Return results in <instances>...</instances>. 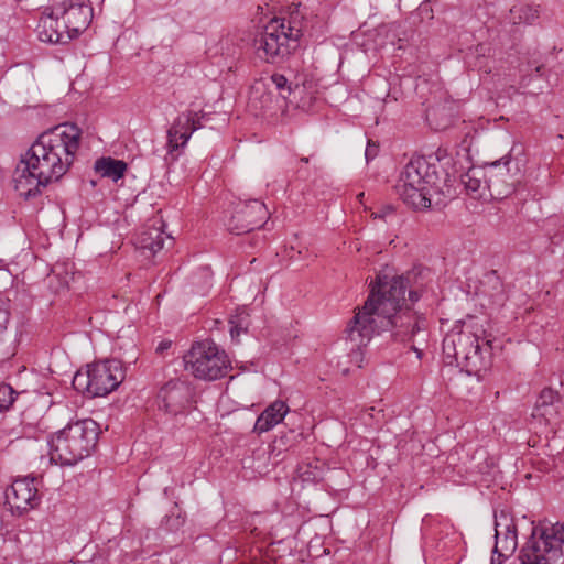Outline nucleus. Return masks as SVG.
Returning <instances> with one entry per match:
<instances>
[{
  "label": "nucleus",
  "mask_w": 564,
  "mask_h": 564,
  "mask_svg": "<svg viewBox=\"0 0 564 564\" xmlns=\"http://www.w3.org/2000/svg\"><path fill=\"white\" fill-rule=\"evenodd\" d=\"M288 412V404L282 400H275L258 416L253 431L258 434L269 432L283 421Z\"/></svg>",
  "instance_id": "a211bd4d"
},
{
  "label": "nucleus",
  "mask_w": 564,
  "mask_h": 564,
  "mask_svg": "<svg viewBox=\"0 0 564 564\" xmlns=\"http://www.w3.org/2000/svg\"><path fill=\"white\" fill-rule=\"evenodd\" d=\"M495 531V551L502 552L503 555H512L518 546L516 524L507 516H502L500 520H496Z\"/></svg>",
  "instance_id": "dca6fc26"
},
{
  "label": "nucleus",
  "mask_w": 564,
  "mask_h": 564,
  "mask_svg": "<svg viewBox=\"0 0 564 564\" xmlns=\"http://www.w3.org/2000/svg\"><path fill=\"white\" fill-rule=\"evenodd\" d=\"M538 18V9L531 4H517L510 9L509 20L513 24H530Z\"/></svg>",
  "instance_id": "5701e85b"
},
{
  "label": "nucleus",
  "mask_w": 564,
  "mask_h": 564,
  "mask_svg": "<svg viewBox=\"0 0 564 564\" xmlns=\"http://www.w3.org/2000/svg\"><path fill=\"white\" fill-rule=\"evenodd\" d=\"M412 348L417 352V356L421 357V350H419L417 347H415L414 345L412 346Z\"/></svg>",
  "instance_id": "e433bc0d"
},
{
  "label": "nucleus",
  "mask_w": 564,
  "mask_h": 564,
  "mask_svg": "<svg viewBox=\"0 0 564 564\" xmlns=\"http://www.w3.org/2000/svg\"><path fill=\"white\" fill-rule=\"evenodd\" d=\"M199 112L186 110L180 113L167 130V151L173 153L185 147L192 134L202 128Z\"/></svg>",
  "instance_id": "f8f14e48"
},
{
  "label": "nucleus",
  "mask_w": 564,
  "mask_h": 564,
  "mask_svg": "<svg viewBox=\"0 0 564 564\" xmlns=\"http://www.w3.org/2000/svg\"><path fill=\"white\" fill-rule=\"evenodd\" d=\"M40 498L34 479H18L6 491V502L12 511L22 514L37 506Z\"/></svg>",
  "instance_id": "ddd939ff"
},
{
  "label": "nucleus",
  "mask_w": 564,
  "mask_h": 564,
  "mask_svg": "<svg viewBox=\"0 0 564 564\" xmlns=\"http://www.w3.org/2000/svg\"><path fill=\"white\" fill-rule=\"evenodd\" d=\"M100 427L91 419L66 425L48 440L50 460L61 466H74L95 449Z\"/></svg>",
  "instance_id": "39448f33"
},
{
  "label": "nucleus",
  "mask_w": 564,
  "mask_h": 564,
  "mask_svg": "<svg viewBox=\"0 0 564 564\" xmlns=\"http://www.w3.org/2000/svg\"><path fill=\"white\" fill-rule=\"evenodd\" d=\"M378 151H379L378 145H376L375 143L368 142L366 151H365L366 160L369 161V160L375 159L378 155Z\"/></svg>",
  "instance_id": "c756f323"
},
{
  "label": "nucleus",
  "mask_w": 564,
  "mask_h": 564,
  "mask_svg": "<svg viewBox=\"0 0 564 564\" xmlns=\"http://www.w3.org/2000/svg\"><path fill=\"white\" fill-rule=\"evenodd\" d=\"M510 163L511 155H505L499 160L489 163L486 167L485 175L487 177V186L491 192V195L497 197H506L511 193L510 188L501 189L499 187V181L506 182V177L510 176Z\"/></svg>",
  "instance_id": "2eb2a0df"
},
{
  "label": "nucleus",
  "mask_w": 564,
  "mask_h": 564,
  "mask_svg": "<svg viewBox=\"0 0 564 564\" xmlns=\"http://www.w3.org/2000/svg\"><path fill=\"white\" fill-rule=\"evenodd\" d=\"M270 79L282 98L286 99L291 95L292 87L284 75L273 74Z\"/></svg>",
  "instance_id": "a878e982"
},
{
  "label": "nucleus",
  "mask_w": 564,
  "mask_h": 564,
  "mask_svg": "<svg viewBox=\"0 0 564 564\" xmlns=\"http://www.w3.org/2000/svg\"><path fill=\"white\" fill-rule=\"evenodd\" d=\"M491 564H502L510 555H503L502 552L492 551Z\"/></svg>",
  "instance_id": "7c9ffc66"
},
{
  "label": "nucleus",
  "mask_w": 564,
  "mask_h": 564,
  "mask_svg": "<svg viewBox=\"0 0 564 564\" xmlns=\"http://www.w3.org/2000/svg\"><path fill=\"white\" fill-rule=\"evenodd\" d=\"M124 379V371L119 360L98 361L87 366L86 371H77L73 387L91 397H104L116 390Z\"/></svg>",
  "instance_id": "1a4fd4ad"
},
{
  "label": "nucleus",
  "mask_w": 564,
  "mask_h": 564,
  "mask_svg": "<svg viewBox=\"0 0 564 564\" xmlns=\"http://www.w3.org/2000/svg\"><path fill=\"white\" fill-rule=\"evenodd\" d=\"M171 347V341L169 340H163L161 341L158 347H156V351L159 352H163L164 350L169 349Z\"/></svg>",
  "instance_id": "2f4dec72"
},
{
  "label": "nucleus",
  "mask_w": 564,
  "mask_h": 564,
  "mask_svg": "<svg viewBox=\"0 0 564 564\" xmlns=\"http://www.w3.org/2000/svg\"><path fill=\"white\" fill-rule=\"evenodd\" d=\"M36 33L41 42L50 44H66L70 41V35L65 31L59 17L54 13L53 6L42 13Z\"/></svg>",
  "instance_id": "4468645a"
},
{
  "label": "nucleus",
  "mask_w": 564,
  "mask_h": 564,
  "mask_svg": "<svg viewBox=\"0 0 564 564\" xmlns=\"http://www.w3.org/2000/svg\"><path fill=\"white\" fill-rule=\"evenodd\" d=\"M488 284L491 291L484 290L485 295L489 297V301L495 306H502L507 300L505 288L502 282L497 276H489Z\"/></svg>",
  "instance_id": "b1692460"
},
{
  "label": "nucleus",
  "mask_w": 564,
  "mask_h": 564,
  "mask_svg": "<svg viewBox=\"0 0 564 564\" xmlns=\"http://www.w3.org/2000/svg\"><path fill=\"white\" fill-rule=\"evenodd\" d=\"M82 130L63 123L40 134L17 164L13 182L24 198L41 193L50 183L61 180L73 165L79 150Z\"/></svg>",
  "instance_id": "f03ea898"
},
{
  "label": "nucleus",
  "mask_w": 564,
  "mask_h": 564,
  "mask_svg": "<svg viewBox=\"0 0 564 564\" xmlns=\"http://www.w3.org/2000/svg\"><path fill=\"white\" fill-rule=\"evenodd\" d=\"M534 70H535V76H540L541 67L536 66Z\"/></svg>",
  "instance_id": "c9c22d12"
},
{
  "label": "nucleus",
  "mask_w": 564,
  "mask_h": 564,
  "mask_svg": "<svg viewBox=\"0 0 564 564\" xmlns=\"http://www.w3.org/2000/svg\"><path fill=\"white\" fill-rule=\"evenodd\" d=\"M95 171L100 174V176L117 182L124 175L127 163L112 158H101L95 162Z\"/></svg>",
  "instance_id": "412c9836"
},
{
  "label": "nucleus",
  "mask_w": 564,
  "mask_h": 564,
  "mask_svg": "<svg viewBox=\"0 0 564 564\" xmlns=\"http://www.w3.org/2000/svg\"><path fill=\"white\" fill-rule=\"evenodd\" d=\"M409 280L403 275L380 273L370 283V293L346 327L347 339L354 346H366L375 335L391 332L402 341H414L425 335L426 321L411 311L405 294L413 303L419 300L415 291H409Z\"/></svg>",
  "instance_id": "f257e3e1"
},
{
  "label": "nucleus",
  "mask_w": 564,
  "mask_h": 564,
  "mask_svg": "<svg viewBox=\"0 0 564 564\" xmlns=\"http://www.w3.org/2000/svg\"><path fill=\"white\" fill-rule=\"evenodd\" d=\"M302 35L300 28L286 19H272L254 40L257 56L267 63H278L290 54L291 44Z\"/></svg>",
  "instance_id": "0eeeda50"
},
{
  "label": "nucleus",
  "mask_w": 564,
  "mask_h": 564,
  "mask_svg": "<svg viewBox=\"0 0 564 564\" xmlns=\"http://www.w3.org/2000/svg\"><path fill=\"white\" fill-rule=\"evenodd\" d=\"M444 128H446V124H436L435 126L436 130H441V129H444Z\"/></svg>",
  "instance_id": "f704fd0d"
},
{
  "label": "nucleus",
  "mask_w": 564,
  "mask_h": 564,
  "mask_svg": "<svg viewBox=\"0 0 564 564\" xmlns=\"http://www.w3.org/2000/svg\"><path fill=\"white\" fill-rule=\"evenodd\" d=\"M8 322H9V312L7 311L6 307L0 305V343L4 338Z\"/></svg>",
  "instance_id": "cd10ccee"
},
{
  "label": "nucleus",
  "mask_w": 564,
  "mask_h": 564,
  "mask_svg": "<svg viewBox=\"0 0 564 564\" xmlns=\"http://www.w3.org/2000/svg\"><path fill=\"white\" fill-rule=\"evenodd\" d=\"M53 7L70 40L85 31L93 19V8L85 0H62Z\"/></svg>",
  "instance_id": "9d476101"
},
{
  "label": "nucleus",
  "mask_w": 564,
  "mask_h": 564,
  "mask_svg": "<svg viewBox=\"0 0 564 564\" xmlns=\"http://www.w3.org/2000/svg\"><path fill=\"white\" fill-rule=\"evenodd\" d=\"M390 214H392V209L387 208L384 212H381L380 214H375V217L383 219L387 215H390Z\"/></svg>",
  "instance_id": "473e14b6"
},
{
  "label": "nucleus",
  "mask_w": 564,
  "mask_h": 564,
  "mask_svg": "<svg viewBox=\"0 0 564 564\" xmlns=\"http://www.w3.org/2000/svg\"><path fill=\"white\" fill-rule=\"evenodd\" d=\"M434 115H435V111H434V110H433V111H430V112L427 113V118H431V117H432V116H434Z\"/></svg>",
  "instance_id": "4c0bfd02"
},
{
  "label": "nucleus",
  "mask_w": 564,
  "mask_h": 564,
  "mask_svg": "<svg viewBox=\"0 0 564 564\" xmlns=\"http://www.w3.org/2000/svg\"><path fill=\"white\" fill-rule=\"evenodd\" d=\"M361 197H364V193H360V194L358 195V198H361Z\"/></svg>",
  "instance_id": "ea45409f"
},
{
  "label": "nucleus",
  "mask_w": 564,
  "mask_h": 564,
  "mask_svg": "<svg viewBox=\"0 0 564 564\" xmlns=\"http://www.w3.org/2000/svg\"><path fill=\"white\" fill-rule=\"evenodd\" d=\"M17 392L11 386L0 384V412L7 411L14 402Z\"/></svg>",
  "instance_id": "bb28decb"
},
{
  "label": "nucleus",
  "mask_w": 564,
  "mask_h": 564,
  "mask_svg": "<svg viewBox=\"0 0 564 564\" xmlns=\"http://www.w3.org/2000/svg\"><path fill=\"white\" fill-rule=\"evenodd\" d=\"M482 171L478 167H470L460 176L462 184L470 193L478 192L482 186Z\"/></svg>",
  "instance_id": "393cba45"
},
{
  "label": "nucleus",
  "mask_w": 564,
  "mask_h": 564,
  "mask_svg": "<svg viewBox=\"0 0 564 564\" xmlns=\"http://www.w3.org/2000/svg\"><path fill=\"white\" fill-rule=\"evenodd\" d=\"M230 336L232 339H236L240 336L241 333L246 332V328L241 324H237L235 321H230Z\"/></svg>",
  "instance_id": "c85d7f7f"
},
{
  "label": "nucleus",
  "mask_w": 564,
  "mask_h": 564,
  "mask_svg": "<svg viewBox=\"0 0 564 564\" xmlns=\"http://www.w3.org/2000/svg\"><path fill=\"white\" fill-rule=\"evenodd\" d=\"M530 80H531V79H527V77H523V79H522V80H521V83H520V86H521L522 88H527V87L529 86V82H530Z\"/></svg>",
  "instance_id": "72a5a7b5"
},
{
  "label": "nucleus",
  "mask_w": 564,
  "mask_h": 564,
  "mask_svg": "<svg viewBox=\"0 0 564 564\" xmlns=\"http://www.w3.org/2000/svg\"><path fill=\"white\" fill-rule=\"evenodd\" d=\"M564 556V524L532 522L528 541L520 550V564H556Z\"/></svg>",
  "instance_id": "423d86ee"
},
{
  "label": "nucleus",
  "mask_w": 564,
  "mask_h": 564,
  "mask_svg": "<svg viewBox=\"0 0 564 564\" xmlns=\"http://www.w3.org/2000/svg\"><path fill=\"white\" fill-rule=\"evenodd\" d=\"M482 334L474 318L456 324L443 339L444 361L455 364L468 376L480 377L489 368L491 356L489 340L481 339Z\"/></svg>",
  "instance_id": "20e7f679"
},
{
  "label": "nucleus",
  "mask_w": 564,
  "mask_h": 564,
  "mask_svg": "<svg viewBox=\"0 0 564 564\" xmlns=\"http://www.w3.org/2000/svg\"><path fill=\"white\" fill-rule=\"evenodd\" d=\"M137 246L149 250L152 254L159 252L164 246V232L161 226L144 227L137 236Z\"/></svg>",
  "instance_id": "aec40b11"
},
{
  "label": "nucleus",
  "mask_w": 564,
  "mask_h": 564,
  "mask_svg": "<svg viewBox=\"0 0 564 564\" xmlns=\"http://www.w3.org/2000/svg\"><path fill=\"white\" fill-rule=\"evenodd\" d=\"M189 292L198 295H206L212 286V271L208 267L199 269L189 278Z\"/></svg>",
  "instance_id": "4be33fe9"
},
{
  "label": "nucleus",
  "mask_w": 564,
  "mask_h": 564,
  "mask_svg": "<svg viewBox=\"0 0 564 564\" xmlns=\"http://www.w3.org/2000/svg\"><path fill=\"white\" fill-rule=\"evenodd\" d=\"M269 218L265 204L258 199L240 202L236 205L228 228L232 234L242 235L261 228Z\"/></svg>",
  "instance_id": "9b49d317"
},
{
  "label": "nucleus",
  "mask_w": 564,
  "mask_h": 564,
  "mask_svg": "<svg viewBox=\"0 0 564 564\" xmlns=\"http://www.w3.org/2000/svg\"><path fill=\"white\" fill-rule=\"evenodd\" d=\"M183 359L185 369L200 380H218L225 377L230 368L226 352L209 340L195 343Z\"/></svg>",
  "instance_id": "6e6552de"
},
{
  "label": "nucleus",
  "mask_w": 564,
  "mask_h": 564,
  "mask_svg": "<svg viewBox=\"0 0 564 564\" xmlns=\"http://www.w3.org/2000/svg\"><path fill=\"white\" fill-rule=\"evenodd\" d=\"M301 161L307 163L308 162V158H302Z\"/></svg>",
  "instance_id": "58836bf2"
},
{
  "label": "nucleus",
  "mask_w": 564,
  "mask_h": 564,
  "mask_svg": "<svg viewBox=\"0 0 564 564\" xmlns=\"http://www.w3.org/2000/svg\"><path fill=\"white\" fill-rule=\"evenodd\" d=\"M400 198L414 209H426L433 195L453 197L455 192L448 173L424 156L412 159L401 172L395 185Z\"/></svg>",
  "instance_id": "7ed1b4c3"
},
{
  "label": "nucleus",
  "mask_w": 564,
  "mask_h": 564,
  "mask_svg": "<svg viewBox=\"0 0 564 564\" xmlns=\"http://www.w3.org/2000/svg\"><path fill=\"white\" fill-rule=\"evenodd\" d=\"M558 394L553 389H543L536 400L532 416L550 423L558 414Z\"/></svg>",
  "instance_id": "6ab92c4d"
},
{
  "label": "nucleus",
  "mask_w": 564,
  "mask_h": 564,
  "mask_svg": "<svg viewBox=\"0 0 564 564\" xmlns=\"http://www.w3.org/2000/svg\"><path fill=\"white\" fill-rule=\"evenodd\" d=\"M159 398L163 408L171 414H177L188 402V389L182 382H169L160 391Z\"/></svg>",
  "instance_id": "f3484780"
}]
</instances>
